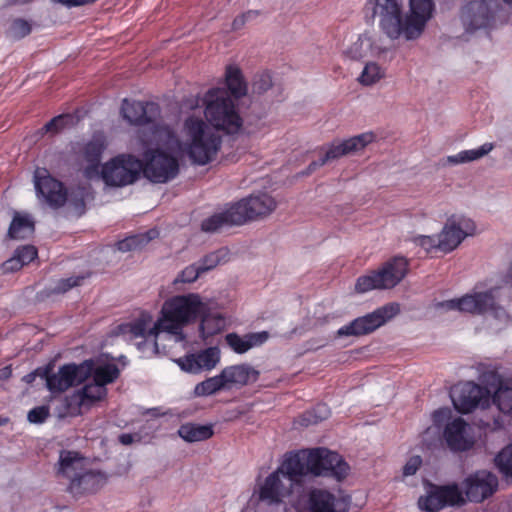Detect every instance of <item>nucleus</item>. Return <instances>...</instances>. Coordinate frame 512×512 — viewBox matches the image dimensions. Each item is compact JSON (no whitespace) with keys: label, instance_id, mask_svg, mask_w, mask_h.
I'll use <instances>...</instances> for the list:
<instances>
[{"label":"nucleus","instance_id":"obj_23","mask_svg":"<svg viewBox=\"0 0 512 512\" xmlns=\"http://www.w3.org/2000/svg\"><path fill=\"white\" fill-rule=\"evenodd\" d=\"M219 362L220 349L216 346L208 347L197 353L188 354L177 361L182 370L190 373L212 370Z\"/></svg>","mask_w":512,"mask_h":512},{"label":"nucleus","instance_id":"obj_47","mask_svg":"<svg viewBox=\"0 0 512 512\" xmlns=\"http://www.w3.org/2000/svg\"><path fill=\"white\" fill-rule=\"evenodd\" d=\"M89 276L90 274H86L60 279L56 282L55 286L49 290L48 294H64L74 287L81 286L83 281Z\"/></svg>","mask_w":512,"mask_h":512},{"label":"nucleus","instance_id":"obj_7","mask_svg":"<svg viewBox=\"0 0 512 512\" xmlns=\"http://www.w3.org/2000/svg\"><path fill=\"white\" fill-rule=\"evenodd\" d=\"M143 170L141 159L132 154H119L101 168V177L108 186L123 187L137 181Z\"/></svg>","mask_w":512,"mask_h":512},{"label":"nucleus","instance_id":"obj_31","mask_svg":"<svg viewBox=\"0 0 512 512\" xmlns=\"http://www.w3.org/2000/svg\"><path fill=\"white\" fill-rule=\"evenodd\" d=\"M225 85L228 94L239 100L247 94V83L241 69L236 65H228L225 70Z\"/></svg>","mask_w":512,"mask_h":512},{"label":"nucleus","instance_id":"obj_1","mask_svg":"<svg viewBox=\"0 0 512 512\" xmlns=\"http://www.w3.org/2000/svg\"><path fill=\"white\" fill-rule=\"evenodd\" d=\"M365 10L379 18V27L391 40L419 38L435 10L433 0H409V12L403 14V0H366Z\"/></svg>","mask_w":512,"mask_h":512},{"label":"nucleus","instance_id":"obj_13","mask_svg":"<svg viewBox=\"0 0 512 512\" xmlns=\"http://www.w3.org/2000/svg\"><path fill=\"white\" fill-rule=\"evenodd\" d=\"M451 398L456 410L467 414L477 407H487L490 400V392L475 382L461 383L452 390Z\"/></svg>","mask_w":512,"mask_h":512},{"label":"nucleus","instance_id":"obj_56","mask_svg":"<svg viewBox=\"0 0 512 512\" xmlns=\"http://www.w3.org/2000/svg\"><path fill=\"white\" fill-rule=\"evenodd\" d=\"M422 464V459L420 456H412L409 458V460L406 462V464L403 467V475L404 476H411L414 475L417 470L420 468Z\"/></svg>","mask_w":512,"mask_h":512},{"label":"nucleus","instance_id":"obj_52","mask_svg":"<svg viewBox=\"0 0 512 512\" xmlns=\"http://www.w3.org/2000/svg\"><path fill=\"white\" fill-rule=\"evenodd\" d=\"M272 76L269 72H261L255 75L253 81V91L264 93L272 87Z\"/></svg>","mask_w":512,"mask_h":512},{"label":"nucleus","instance_id":"obj_60","mask_svg":"<svg viewBox=\"0 0 512 512\" xmlns=\"http://www.w3.org/2000/svg\"><path fill=\"white\" fill-rule=\"evenodd\" d=\"M22 267L23 264L15 254L2 264L4 272H16L20 270Z\"/></svg>","mask_w":512,"mask_h":512},{"label":"nucleus","instance_id":"obj_57","mask_svg":"<svg viewBox=\"0 0 512 512\" xmlns=\"http://www.w3.org/2000/svg\"><path fill=\"white\" fill-rule=\"evenodd\" d=\"M47 373H48L47 365H44V366L38 367L34 371L25 375L23 377V381H25L27 384H32L35 381L36 377H40L41 379L46 381Z\"/></svg>","mask_w":512,"mask_h":512},{"label":"nucleus","instance_id":"obj_4","mask_svg":"<svg viewBox=\"0 0 512 512\" xmlns=\"http://www.w3.org/2000/svg\"><path fill=\"white\" fill-rule=\"evenodd\" d=\"M184 128L187 136L186 152L190 160L197 165L212 162L221 148V136L204 120L196 117H188Z\"/></svg>","mask_w":512,"mask_h":512},{"label":"nucleus","instance_id":"obj_9","mask_svg":"<svg viewBox=\"0 0 512 512\" xmlns=\"http://www.w3.org/2000/svg\"><path fill=\"white\" fill-rule=\"evenodd\" d=\"M141 171L148 180L154 183H166L179 173L176 157L160 148H149L144 151Z\"/></svg>","mask_w":512,"mask_h":512},{"label":"nucleus","instance_id":"obj_17","mask_svg":"<svg viewBox=\"0 0 512 512\" xmlns=\"http://www.w3.org/2000/svg\"><path fill=\"white\" fill-rule=\"evenodd\" d=\"M351 497H336L333 493L320 488L309 491L304 507L298 512H349Z\"/></svg>","mask_w":512,"mask_h":512},{"label":"nucleus","instance_id":"obj_15","mask_svg":"<svg viewBox=\"0 0 512 512\" xmlns=\"http://www.w3.org/2000/svg\"><path fill=\"white\" fill-rule=\"evenodd\" d=\"M310 463L315 476H333L338 480L346 477L349 466L337 453L327 448L310 450Z\"/></svg>","mask_w":512,"mask_h":512},{"label":"nucleus","instance_id":"obj_22","mask_svg":"<svg viewBox=\"0 0 512 512\" xmlns=\"http://www.w3.org/2000/svg\"><path fill=\"white\" fill-rule=\"evenodd\" d=\"M467 430L468 424L461 417L446 424L443 436L451 451L465 452L474 446V439L468 434Z\"/></svg>","mask_w":512,"mask_h":512},{"label":"nucleus","instance_id":"obj_25","mask_svg":"<svg viewBox=\"0 0 512 512\" xmlns=\"http://www.w3.org/2000/svg\"><path fill=\"white\" fill-rule=\"evenodd\" d=\"M221 375L226 389H232L256 382L260 373L249 364H237L225 367L221 371Z\"/></svg>","mask_w":512,"mask_h":512},{"label":"nucleus","instance_id":"obj_27","mask_svg":"<svg viewBox=\"0 0 512 512\" xmlns=\"http://www.w3.org/2000/svg\"><path fill=\"white\" fill-rule=\"evenodd\" d=\"M238 215L233 202L226 204L223 211L214 213L201 222V230L214 233L223 227L241 226L239 222L241 218Z\"/></svg>","mask_w":512,"mask_h":512},{"label":"nucleus","instance_id":"obj_28","mask_svg":"<svg viewBox=\"0 0 512 512\" xmlns=\"http://www.w3.org/2000/svg\"><path fill=\"white\" fill-rule=\"evenodd\" d=\"M269 338V333L266 331L248 333L240 336L235 332L226 334V344L237 354H244L251 348L260 346L265 343Z\"/></svg>","mask_w":512,"mask_h":512},{"label":"nucleus","instance_id":"obj_62","mask_svg":"<svg viewBox=\"0 0 512 512\" xmlns=\"http://www.w3.org/2000/svg\"><path fill=\"white\" fill-rule=\"evenodd\" d=\"M134 437L130 433H123L119 436V442L123 445H129L133 443Z\"/></svg>","mask_w":512,"mask_h":512},{"label":"nucleus","instance_id":"obj_45","mask_svg":"<svg viewBox=\"0 0 512 512\" xmlns=\"http://www.w3.org/2000/svg\"><path fill=\"white\" fill-rule=\"evenodd\" d=\"M226 389L221 373L214 377L207 378L195 387V393L198 396L212 395L220 390Z\"/></svg>","mask_w":512,"mask_h":512},{"label":"nucleus","instance_id":"obj_16","mask_svg":"<svg viewBox=\"0 0 512 512\" xmlns=\"http://www.w3.org/2000/svg\"><path fill=\"white\" fill-rule=\"evenodd\" d=\"M233 204L241 218L240 225L268 216L277 205L275 199L267 193L252 194Z\"/></svg>","mask_w":512,"mask_h":512},{"label":"nucleus","instance_id":"obj_18","mask_svg":"<svg viewBox=\"0 0 512 512\" xmlns=\"http://www.w3.org/2000/svg\"><path fill=\"white\" fill-rule=\"evenodd\" d=\"M284 480L277 470L269 474L258 487V500L268 506H278L284 503L286 498L292 494L293 488L291 483H285Z\"/></svg>","mask_w":512,"mask_h":512},{"label":"nucleus","instance_id":"obj_53","mask_svg":"<svg viewBox=\"0 0 512 512\" xmlns=\"http://www.w3.org/2000/svg\"><path fill=\"white\" fill-rule=\"evenodd\" d=\"M15 255L19 258L23 266L28 265L38 256V251L33 245H23L15 250Z\"/></svg>","mask_w":512,"mask_h":512},{"label":"nucleus","instance_id":"obj_30","mask_svg":"<svg viewBox=\"0 0 512 512\" xmlns=\"http://www.w3.org/2000/svg\"><path fill=\"white\" fill-rule=\"evenodd\" d=\"M104 149L105 145L101 139H92L84 145L82 155L84 160L89 164L84 170V175L87 178L98 175L100 160Z\"/></svg>","mask_w":512,"mask_h":512},{"label":"nucleus","instance_id":"obj_32","mask_svg":"<svg viewBox=\"0 0 512 512\" xmlns=\"http://www.w3.org/2000/svg\"><path fill=\"white\" fill-rule=\"evenodd\" d=\"M178 435L188 443L206 441L214 435L213 424L184 423L179 427Z\"/></svg>","mask_w":512,"mask_h":512},{"label":"nucleus","instance_id":"obj_10","mask_svg":"<svg viewBox=\"0 0 512 512\" xmlns=\"http://www.w3.org/2000/svg\"><path fill=\"white\" fill-rule=\"evenodd\" d=\"M467 503L463 488L455 482L432 485L426 496H421L418 505L427 512H438L445 507H462Z\"/></svg>","mask_w":512,"mask_h":512},{"label":"nucleus","instance_id":"obj_11","mask_svg":"<svg viewBox=\"0 0 512 512\" xmlns=\"http://www.w3.org/2000/svg\"><path fill=\"white\" fill-rule=\"evenodd\" d=\"M399 311L397 304H387L368 313L362 317H358L350 323L342 326L337 335L342 336H363L372 333L377 328L386 323L389 319L394 317Z\"/></svg>","mask_w":512,"mask_h":512},{"label":"nucleus","instance_id":"obj_20","mask_svg":"<svg viewBox=\"0 0 512 512\" xmlns=\"http://www.w3.org/2000/svg\"><path fill=\"white\" fill-rule=\"evenodd\" d=\"M276 470L292 486L294 483H300L304 476L308 474L313 475V467L310 463V450L289 453Z\"/></svg>","mask_w":512,"mask_h":512},{"label":"nucleus","instance_id":"obj_36","mask_svg":"<svg viewBox=\"0 0 512 512\" xmlns=\"http://www.w3.org/2000/svg\"><path fill=\"white\" fill-rule=\"evenodd\" d=\"M75 392L77 393L80 404H82L83 407H90L95 403L103 400L107 395L106 387H103L94 381L93 383L85 384L82 388L76 390Z\"/></svg>","mask_w":512,"mask_h":512},{"label":"nucleus","instance_id":"obj_35","mask_svg":"<svg viewBox=\"0 0 512 512\" xmlns=\"http://www.w3.org/2000/svg\"><path fill=\"white\" fill-rule=\"evenodd\" d=\"M34 231V222L28 216L16 213L9 226L8 236L11 239L22 240L31 236Z\"/></svg>","mask_w":512,"mask_h":512},{"label":"nucleus","instance_id":"obj_37","mask_svg":"<svg viewBox=\"0 0 512 512\" xmlns=\"http://www.w3.org/2000/svg\"><path fill=\"white\" fill-rule=\"evenodd\" d=\"M330 415V409L325 403H318L311 409L304 411L300 414L295 424L301 427H308L310 425L318 424L319 422L327 419Z\"/></svg>","mask_w":512,"mask_h":512},{"label":"nucleus","instance_id":"obj_2","mask_svg":"<svg viewBox=\"0 0 512 512\" xmlns=\"http://www.w3.org/2000/svg\"><path fill=\"white\" fill-rule=\"evenodd\" d=\"M204 310L205 305L197 294L174 296L164 302L161 316L149 333L181 334L183 327L202 316Z\"/></svg>","mask_w":512,"mask_h":512},{"label":"nucleus","instance_id":"obj_19","mask_svg":"<svg viewBox=\"0 0 512 512\" xmlns=\"http://www.w3.org/2000/svg\"><path fill=\"white\" fill-rule=\"evenodd\" d=\"M374 139L375 135L372 132H366L339 143H332L328 146L325 154L320 157L318 161H314L309 165V170H315L317 167L323 166L329 161L361 150L369 143L373 142Z\"/></svg>","mask_w":512,"mask_h":512},{"label":"nucleus","instance_id":"obj_6","mask_svg":"<svg viewBox=\"0 0 512 512\" xmlns=\"http://www.w3.org/2000/svg\"><path fill=\"white\" fill-rule=\"evenodd\" d=\"M121 115L129 124L144 127L148 126L151 135L148 137L140 136L143 144H151L156 142L157 136L163 130V125L160 123L161 109L157 103L154 102H141L129 101L124 99L121 105Z\"/></svg>","mask_w":512,"mask_h":512},{"label":"nucleus","instance_id":"obj_49","mask_svg":"<svg viewBox=\"0 0 512 512\" xmlns=\"http://www.w3.org/2000/svg\"><path fill=\"white\" fill-rule=\"evenodd\" d=\"M226 254L227 251L225 249H220L210 254H207L202 258L199 264L200 271H202L203 273L215 268L218 264L221 263Z\"/></svg>","mask_w":512,"mask_h":512},{"label":"nucleus","instance_id":"obj_51","mask_svg":"<svg viewBox=\"0 0 512 512\" xmlns=\"http://www.w3.org/2000/svg\"><path fill=\"white\" fill-rule=\"evenodd\" d=\"M10 30L15 38L21 39L31 33L32 27L27 20L17 18L12 21Z\"/></svg>","mask_w":512,"mask_h":512},{"label":"nucleus","instance_id":"obj_58","mask_svg":"<svg viewBox=\"0 0 512 512\" xmlns=\"http://www.w3.org/2000/svg\"><path fill=\"white\" fill-rule=\"evenodd\" d=\"M251 14L260 15L259 10H249L241 15L237 16L232 22V29L239 30L241 29L247 21L250 20Z\"/></svg>","mask_w":512,"mask_h":512},{"label":"nucleus","instance_id":"obj_46","mask_svg":"<svg viewBox=\"0 0 512 512\" xmlns=\"http://www.w3.org/2000/svg\"><path fill=\"white\" fill-rule=\"evenodd\" d=\"M495 464L502 475L512 479V443L505 446L496 455Z\"/></svg>","mask_w":512,"mask_h":512},{"label":"nucleus","instance_id":"obj_40","mask_svg":"<svg viewBox=\"0 0 512 512\" xmlns=\"http://www.w3.org/2000/svg\"><path fill=\"white\" fill-rule=\"evenodd\" d=\"M375 289H385L378 269L357 278L355 283L357 293H366Z\"/></svg>","mask_w":512,"mask_h":512},{"label":"nucleus","instance_id":"obj_43","mask_svg":"<svg viewBox=\"0 0 512 512\" xmlns=\"http://www.w3.org/2000/svg\"><path fill=\"white\" fill-rule=\"evenodd\" d=\"M224 325V319L217 315H203L200 322V334L204 340L221 332Z\"/></svg>","mask_w":512,"mask_h":512},{"label":"nucleus","instance_id":"obj_50","mask_svg":"<svg viewBox=\"0 0 512 512\" xmlns=\"http://www.w3.org/2000/svg\"><path fill=\"white\" fill-rule=\"evenodd\" d=\"M50 416V408L47 405H41L32 408L27 414V419L32 424H43Z\"/></svg>","mask_w":512,"mask_h":512},{"label":"nucleus","instance_id":"obj_24","mask_svg":"<svg viewBox=\"0 0 512 512\" xmlns=\"http://www.w3.org/2000/svg\"><path fill=\"white\" fill-rule=\"evenodd\" d=\"M104 473L96 470L84 469L77 477H73L68 486L69 492L74 497L96 493L106 483Z\"/></svg>","mask_w":512,"mask_h":512},{"label":"nucleus","instance_id":"obj_39","mask_svg":"<svg viewBox=\"0 0 512 512\" xmlns=\"http://www.w3.org/2000/svg\"><path fill=\"white\" fill-rule=\"evenodd\" d=\"M82 407L77 393L74 392L60 398L59 404L55 407V413L59 419H64L68 416L79 415Z\"/></svg>","mask_w":512,"mask_h":512},{"label":"nucleus","instance_id":"obj_29","mask_svg":"<svg viewBox=\"0 0 512 512\" xmlns=\"http://www.w3.org/2000/svg\"><path fill=\"white\" fill-rule=\"evenodd\" d=\"M84 459L78 452L63 450L60 453L57 474L72 481L84 470Z\"/></svg>","mask_w":512,"mask_h":512},{"label":"nucleus","instance_id":"obj_55","mask_svg":"<svg viewBox=\"0 0 512 512\" xmlns=\"http://www.w3.org/2000/svg\"><path fill=\"white\" fill-rule=\"evenodd\" d=\"M414 241L417 245L422 247L427 253L431 252L433 249H439L438 237L421 235L416 237Z\"/></svg>","mask_w":512,"mask_h":512},{"label":"nucleus","instance_id":"obj_41","mask_svg":"<svg viewBox=\"0 0 512 512\" xmlns=\"http://www.w3.org/2000/svg\"><path fill=\"white\" fill-rule=\"evenodd\" d=\"M494 148L492 143H484L479 148L463 150L459 152L457 155L450 156L449 161L454 164L458 163H466L474 160H478L488 153H490Z\"/></svg>","mask_w":512,"mask_h":512},{"label":"nucleus","instance_id":"obj_59","mask_svg":"<svg viewBox=\"0 0 512 512\" xmlns=\"http://www.w3.org/2000/svg\"><path fill=\"white\" fill-rule=\"evenodd\" d=\"M451 416V411L448 408H440L435 410L432 414V420L436 426H441Z\"/></svg>","mask_w":512,"mask_h":512},{"label":"nucleus","instance_id":"obj_14","mask_svg":"<svg viewBox=\"0 0 512 512\" xmlns=\"http://www.w3.org/2000/svg\"><path fill=\"white\" fill-rule=\"evenodd\" d=\"M34 185L37 195L42 197L51 208L58 209L68 199L64 184L52 177L46 168H37L34 172Z\"/></svg>","mask_w":512,"mask_h":512},{"label":"nucleus","instance_id":"obj_42","mask_svg":"<svg viewBox=\"0 0 512 512\" xmlns=\"http://www.w3.org/2000/svg\"><path fill=\"white\" fill-rule=\"evenodd\" d=\"M148 324L149 320L142 317L134 322L123 324L119 328L122 333L129 334L133 338L147 339L149 337H156L158 334L149 333L152 327L148 328Z\"/></svg>","mask_w":512,"mask_h":512},{"label":"nucleus","instance_id":"obj_61","mask_svg":"<svg viewBox=\"0 0 512 512\" xmlns=\"http://www.w3.org/2000/svg\"><path fill=\"white\" fill-rule=\"evenodd\" d=\"M54 3H59L67 7H78L87 4H92L97 0H51Z\"/></svg>","mask_w":512,"mask_h":512},{"label":"nucleus","instance_id":"obj_33","mask_svg":"<svg viewBox=\"0 0 512 512\" xmlns=\"http://www.w3.org/2000/svg\"><path fill=\"white\" fill-rule=\"evenodd\" d=\"M83 362L91 363V376H93V381L103 387L113 383L120 375V370L115 364L106 363L96 367L92 359L84 360Z\"/></svg>","mask_w":512,"mask_h":512},{"label":"nucleus","instance_id":"obj_64","mask_svg":"<svg viewBox=\"0 0 512 512\" xmlns=\"http://www.w3.org/2000/svg\"><path fill=\"white\" fill-rule=\"evenodd\" d=\"M505 282L512 286V261L505 275Z\"/></svg>","mask_w":512,"mask_h":512},{"label":"nucleus","instance_id":"obj_12","mask_svg":"<svg viewBox=\"0 0 512 512\" xmlns=\"http://www.w3.org/2000/svg\"><path fill=\"white\" fill-rule=\"evenodd\" d=\"M497 476L488 470H477L462 482L465 499L471 503H482L498 490Z\"/></svg>","mask_w":512,"mask_h":512},{"label":"nucleus","instance_id":"obj_63","mask_svg":"<svg viewBox=\"0 0 512 512\" xmlns=\"http://www.w3.org/2000/svg\"><path fill=\"white\" fill-rule=\"evenodd\" d=\"M12 371L9 366L4 367L2 370H0V379H6L9 378Z\"/></svg>","mask_w":512,"mask_h":512},{"label":"nucleus","instance_id":"obj_34","mask_svg":"<svg viewBox=\"0 0 512 512\" xmlns=\"http://www.w3.org/2000/svg\"><path fill=\"white\" fill-rule=\"evenodd\" d=\"M493 402L503 415L512 419V387L500 377L493 395Z\"/></svg>","mask_w":512,"mask_h":512},{"label":"nucleus","instance_id":"obj_5","mask_svg":"<svg viewBox=\"0 0 512 512\" xmlns=\"http://www.w3.org/2000/svg\"><path fill=\"white\" fill-rule=\"evenodd\" d=\"M500 292V287H493L486 292L466 294L461 298L439 302L436 304V307L445 310H457L473 315L491 312L495 318L506 320L508 314L498 303Z\"/></svg>","mask_w":512,"mask_h":512},{"label":"nucleus","instance_id":"obj_44","mask_svg":"<svg viewBox=\"0 0 512 512\" xmlns=\"http://www.w3.org/2000/svg\"><path fill=\"white\" fill-rule=\"evenodd\" d=\"M385 76V70L375 62H369L364 66V69L358 81L364 86H371L380 81Z\"/></svg>","mask_w":512,"mask_h":512},{"label":"nucleus","instance_id":"obj_3","mask_svg":"<svg viewBox=\"0 0 512 512\" xmlns=\"http://www.w3.org/2000/svg\"><path fill=\"white\" fill-rule=\"evenodd\" d=\"M236 101L224 88L209 89L203 99L206 123L216 132L222 131L227 135L239 133L243 126V119Z\"/></svg>","mask_w":512,"mask_h":512},{"label":"nucleus","instance_id":"obj_54","mask_svg":"<svg viewBox=\"0 0 512 512\" xmlns=\"http://www.w3.org/2000/svg\"><path fill=\"white\" fill-rule=\"evenodd\" d=\"M202 271H200L199 265H189L185 269L181 271V273L176 278L175 282L182 283H192L194 282L200 275Z\"/></svg>","mask_w":512,"mask_h":512},{"label":"nucleus","instance_id":"obj_8","mask_svg":"<svg viewBox=\"0 0 512 512\" xmlns=\"http://www.w3.org/2000/svg\"><path fill=\"white\" fill-rule=\"evenodd\" d=\"M47 368L46 387L53 395L64 393L72 387L79 386L91 377L90 362L66 363L60 366L57 372L53 371L54 365L52 363L47 364Z\"/></svg>","mask_w":512,"mask_h":512},{"label":"nucleus","instance_id":"obj_38","mask_svg":"<svg viewBox=\"0 0 512 512\" xmlns=\"http://www.w3.org/2000/svg\"><path fill=\"white\" fill-rule=\"evenodd\" d=\"M158 236V231L151 229L145 233L128 236L116 243V247L121 252H129L141 249L148 244L152 239Z\"/></svg>","mask_w":512,"mask_h":512},{"label":"nucleus","instance_id":"obj_21","mask_svg":"<svg viewBox=\"0 0 512 512\" xmlns=\"http://www.w3.org/2000/svg\"><path fill=\"white\" fill-rule=\"evenodd\" d=\"M475 224L472 220L460 218L458 221L449 220L438 236V247L443 252L454 250L466 236L472 235Z\"/></svg>","mask_w":512,"mask_h":512},{"label":"nucleus","instance_id":"obj_48","mask_svg":"<svg viewBox=\"0 0 512 512\" xmlns=\"http://www.w3.org/2000/svg\"><path fill=\"white\" fill-rule=\"evenodd\" d=\"M73 117L70 114H61L48 121L42 128L46 133H57L72 123Z\"/></svg>","mask_w":512,"mask_h":512},{"label":"nucleus","instance_id":"obj_26","mask_svg":"<svg viewBox=\"0 0 512 512\" xmlns=\"http://www.w3.org/2000/svg\"><path fill=\"white\" fill-rule=\"evenodd\" d=\"M385 289L397 286L409 271V261L404 256H394L378 269Z\"/></svg>","mask_w":512,"mask_h":512}]
</instances>
